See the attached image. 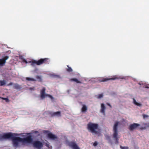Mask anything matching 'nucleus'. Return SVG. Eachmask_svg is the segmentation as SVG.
<instances>
[{
    "label": "nucleus",
    "mask_w": 149,
    "mask_h": 149,
    "mask_svg": "<svg viewBox=\"0 0 149 149\" xmlns=\"http://www.w3.org/2000/svg\"><path fill=\"white\" fill-rule=\"evenodd\" d=\"M120 147L121 149H128V147H127L122 146H120Z\"/></svg>",
    "instance_id": "23"
},
{
    "label": "nucleus",
    "mask_w": 149,
    "mask_h": 149,
    "mask_svg": "<svg viewBox=\"0 0 149 149\" xmlns=\"http://www.w3.org/2000/svg\"><path fill=\"white\" fill-rule=\"evenodd\" d=\"M67 145L73 149H80L77 144L74 142H68L67 143Z\"/></svg>",
    "instance_id": "8"
},
{
    "label": "nucleus",
    "mask_w": 149,
    "mask_h": 149,
    "mask_svg": "<svg viewBox=\"0 0 149 149\" xmlns=\"http://www.w3.org/2000/svg\"><path fill=\"white\" fill-rule=\"evenodd\" d=\"M12 83H10L9 84H8V85H12Z\"/></svg>",
    "instance_id": "30"
},
{
    "label": "nucleus",
    "mask_w": 149,
    "mask_h": 149,
    "mask_svg": "<svg viewBox=\"0 0 149 149\" xmlns=\"http://www.w3.org/2000/svg\"><path fill=\"white\" fill-rule=\"evenodd\" d=\"M33 144L34 147L38 149H40L43 146L42 143L39 141H34Z\"/></svg>",
    "instance_id": "7"
},
{
    "label": "nucleus",
    "mask_w": 149,
    "mask_h": 149,
    "mask_svg": "<svg viewBox=\"0 0 149 149\" xmlns=\"http://www.w3.org/2000/svg\"><path fill=\"white\" fill-rule=\"evenodd\" d=\"M15 86H16L17 87V86H18V85H16Z\"/></svg>",
    "instance_id": "31"
},
{
    "label": "nucleus",
    "mask_w": 149,
    "mask_h": 149,
    "mask_svg": "<svg viewBox=\"0 0 149 149\" xmlns=\"http://www.w3.org/2000/svg\"><path fill=\"white\" fill-rule=\"evenodd\" d=\"M119 123L118 121L115 122L113 127V139L116 141V143H118V141L120 138V136L118 135V126Z\"/></svg>",
    "instance_id": "2"
},
{
    "label": "nucleus",
    "mask_w": 149,
    "mask_h": 149,
    "mask_svg": "<svg viewBox=\"0 0 149 149\" xmlns=\"http://www.w3.org/2000/svg\"><path fill=\"white\" fill-rule=\"evenodd\" d=\"M70 81L75 82L77 83H79L80 82L77 79L75 78L71 79H70Z\"/></svg>",
    "instance_id": "20"
},
{
    "label": "nucleus",
    "mask_w": 149,
    "mask_h": 149,
    "mask_svg": "<svg viewBox=\"0 0 149 149\" xmlns=\"http://www.w3.org/2000/svg\"><path fill=\"white\" fill-rule=\"evenodd\" d=\"M15 135V133H11L5 134H0V140H2L3 139L13 138V146L17 147L19 146L20 143H30L31 141V137L28 136L26 138L22 139L19 137H13Z\"/></svg>",
    "instance_id": "1"
},
{
    "label": "nucleus",
    "mask_w": 149,
    "mask_h": 149,
    "mask_svg": "<svg viewBox=\"0 0 149 149\" xmlns=\"http://www.w3.org/2000/svg\"><path fill=\"white\" fill-rule=\"evenodd\" d=\"M45 88H43L42 89L41 92V97L42 99H43L45 97H48L51 99L53 98V97L50 95L46 94L45 93Z\"/></svg>",
    "instance_id": "6"
},
{
    "label": "nucleus",
    "mask_w": 149,
    "mask_h": 149,
    "mask_svg": "<svg viewBox=\"0 0 149 149\" xmlns=\"http://www.w3.org/2000/svg\"><path fill=\"white\" fill-rule=\"evenodd\" d=\"M133 103H134L136 105L139 106V107H141L142 106L141 104L140 103L137 102L136 100H135L134 99H133Z\"/></svg>",
    "instance_id": "16"
},
{
    "label": "nucleus",
    "mask_w": 149,
    "mask_h": 149,
    "mask_svg": "<svg viewBox=\"0 0 149 149\" xmlns=\"http://www.w3.org/2000/svg\"><path fill=\"white\" fill-rule=\"evenodd\" d=\"M48 137L52 140H54L57 139V136L52 133H49L48 134Z\"/></svg>",
    "instance_id": "12"
},
{
    "label": "nucleus",
    "mask_w": 149,
    "mask_h": 149,
    "mask_svg": "<svg viewBox=\"0 0 149 149\" xmlns=\"http://www.w3.org/2000/svg\"><path fill=\"white\" fill-rule=\"evenodd\" d=\"M67 67L68 68H67V71L70 72H72V69L71 68L69 67L68 66H67Z\"/></svg>",
    "instance_id": "22"
},
{
    "label": "nucleus",
    "mask_w": 149,
    "mask_h": 149,
    "mask_svg": "<svg viewBox=\"0 0 149 149\" xmlns=\"http://www.w3.org/2000/svg\"><path fill=\"white\" fill-rule=\"evenodd\" d=\"M97 145V142H95L93 144V146H96Z\"/></svg>",
    "instance_id": "25"
},
{
    "label": "nucleus",
    "mask_w": 149,
    "mask_h": 149,
    "mask_svg": "<svg viewBox=\"0 0 149 149\" xmlns=\"http://www.w3.org/2000/svg\"><path fill=\"white\" fill-rule=\"evenodd\" d=\"M19 58L23 62H24L26 64L30 63H31V65H33V59H31L30 61H27L22 56H20Z\"/></svg>",
    "instance_id": "9"
},
{
    "label": "nucleus",
    "mask_w": 149,
    "mask_h": 149,
    "mask_svg": "<svg viewBox=\"0 0 149 149\" xmlns=\"http://www.w3.org/2000/svg\"><path fill=\"white\" fill-rule=\"evenodd\" d=\"M101 108L100 111L101 112L103 113L104 115H105V107L104 104H101Z\"/></svg>",
    "instance_id": "13"
},
{
    "label": "nucleus",
    "mask_w": 149,
    "mask_h": 149,
    "mask_svg": "<svg viewBox=\"0 0 149 149\" xmlns=\"http://www.w3.org/2000/svg\"><path fill=\"white\" fill-rule=\"evenodd\" d=\"M3 99L5 100H8V99L7 98H3Z\"/></svg>",
    "instance_id": "28"
},
{
    "label": "nucleus",
    "mask_w": 149,
    "mask_h": 149,
    "mask_svg": "<svg viewBox=\"0 0 149 149\" xmlns=\"http://www.w3.org/2000/svg\"><path fill=\"white\" fill-rule=\"evenodd\" d=\"M50 77L53 78H59V76L58 75H56L54 74L50 75Z\"/></svg>",
    "instance_id": "19"
},
{
    "label": "nucleus",
    "mask_w": 149,
    "mask_h": 149,
    "mask_svg": "<svg viewBox=\"0 0 149 149\" xmlns=\"http://www.w3.org/2000/svg\"><path fill=\"white\" fill-rule=\"evenodd\" d=\"M103 96V94H101L97 95L96 97L97 98L100 99L102 98Z\"/></svg>",
    "instance_id": "21"
},
{
    "label": "nucleus",
    "mask_w": 149,
    "mask_h": 149,
    "mask_svg": "<svg viewBox=\"0 0 149 149\" xmlns=\"http://www.w3.org/2000/svg\"><path fill=\"white\" fill-rule=\"evenodd\" d=\"M51 62V61L50 59L48 58H41L38 61L33 60V65H40L43 64H47L50 63Z\"/></svg>",
    "instance_id": "4"
},
{
    "label": "nucleus",
    "mask_w": 149,
    "mask_h": 149,
    "mask_svg": "<svg viewBox=\"0 0 149 149\" xmlns=\"http://www.w3.org/2000/svg\"><path fill=\"white\" fill-rule=\"evenodd\" d=\"M34 88H30V90H32V89H34Z\"/></svg>",
    "instance_id": "27"
},
{
    "label": "nucleus",
    "mask_w": 149,
    "mask_h": 149,
    "mask_svg": "<svg viewBox=\"0 0 149 149\" xmlns=\"http://www.w3.org/2000/svg\"><path fill=\"white\" fill-rule=\"evenodd\" d=\"M47 145V146L49 148H51V146H50V145L49 144H46Z\"/></svg>",
    "instance_id": "26"
},
{
    "label": "nucleus",
    "mask_w": 149,
    "mask_h": 149,
    "mask_svg": "<svg viewBox=\"0 0 149 149\" xmlns=\"http://www.w3.org/2000/svg\"><path fill=\"white\" fill-rule=\"evenodd\" d=\"M88 129L89 131L93 134H96L97 131L98 125L97 124L90 123L88 124Z\"/></svg>",
    "instance_id": "3"
},
{
    "label": "nucleus",
    "mask_w": 149,
    "mask_h": 149,
    "mask_svg": "<svg viewBox=\"0 0 149 149\" xmlns=\"http://www.w3.org/2000/svg\"><path fill=\"white\" fill-rule=\"evenodd\" d=\"M26 79L29 81H34L36 80L33 78L30 77H26Z\"/></svg>",
    "instance_id": "18"
},
{
    "label": "nucleus",
    "mask_w": 149,
    "mask_h": 149,
    "mask_svg": "<svg viewBox=\"0 0 149 149\" xmlns=\"http://www.w3.org/2000/svg\"><path fill=\"white\" fill-rule=\"evenodd\" d=\"M6 81L5 80L0 81V85L1 86H3L6 84Z\"/></svg>",
    "instance_id": "17"
},
{
    "label": "nucleus",
    "mask_w": 149,
    "mask_h": 149,
    "mask_svg": "<svg viewBox=\"0 0 149 149\" xmlns=\"http://www.w3.org/2000/svg\"><path fill=\"white\" fill-rule=\"evenodd\" d=\"M51 115L52 117H59L61 116V113L60 112L57 111L51 113Z\"/></svg>",
    "instance_id": "11"
},
{
    "label": "nucleus",
    "mask_w": 149,
    "mask_h": 149,
    "mask_svg": "<svg viewBox=\"0 0 149 149\" xmlns=\"http://www.w3.org/2000/svg\"><path fill=\"white\" fill-rule=\"evenodd\" d=\"M118 78L116 77H114V78H110V79H103L101 81V82H104L108 80H115L117 79H118Z\"/></svg>",
    "instance_id": "14"
},
{
    "label": "nucleus",
    "mask_w": 149,
    "mask_h": 149,
    "mask_svg": "<svg viewBox=\"0 0 149 149\" xmlns=\"http://www.w3.org/2000/svg\"><path fill=\"white\" fill-rule=\"evenodd\" d=\"M38 79H40V80H41V78H40V77H38Z\"/></svg>",
    "instance_id": "29"
},
{
    "label": "nucleus",
    "mask_w": 149,
    "mask_h": 149,
    "mask_svg": "<svg viewBox=\"0 0 149 149\" xmlns=\"http://www.w3.org/2000/svg\"><path fill=\"white\" fill-rule=\"evenodd\" d=\"M143 116L144 118H147L149 117L148 115L145 114H143Z\"/></svg>",
    "instance_id": "24"
},
{
    "label": "nucleus",
    "mask_w": 149,
    "mask_h": 149,
    "mask_svg": "<svg viewBox=\"0 0 149 149\" xmlns=\"http://www.w3.org/2000/svg\"><path fill=\"white\" fill-rule=\"evenodd\" d=\"M9 58L8 56H5L2 59H0V65H3L6 63V60H7Z\"/></svg>",
    "instance_id": "10"
},
{
    "label": "nucleus",
    "mask_w": 149,
    "mask_h": 149,
    "mask_svg": "<svg viewBox=\"0 0 149 149\" xmlns=\"http://www.w3.org/2000/svg\"><path fill=\"white\" fill-rule=\"evenodd\" d=\"M87 110V108L86 106L85 105H83L81 109L82 112H86Z\"/></svg>",
    "instance_id": "15"
},
{
    "label": "nucleus",
    "mask_w": 149,
    "mask_h": 149,
    "mask_svg": "<svg viewBox=\"0 0 149 149\" xmlns=\"http://www.w3.org/2000/svg\"><path fill=\"white\" fill-rule=\"evenodd\" d=\"M148 127H149V126L148 124H145L143 126L140 127L139 124L136 123H134L130 125L129 127V129L130 130L132 131L138 128L143 130L146 129Z\"/></svg>",
    "instance_id": "5"
}]
</instances>
